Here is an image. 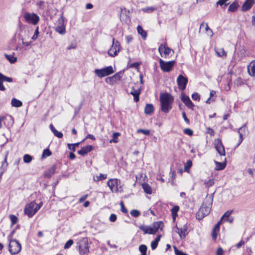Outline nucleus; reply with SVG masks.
Returning a JSON list of instances; mask_svg holds the SVG:
<instances>
[{
    "instance_id": "51",
    "label": "nucleus",
    "mask_w": 255,
    "mask_h": 255,
    "mask_svg": "<svg viewBox=\"0 0 255 255\" xmlns=\"http://www.w3.org/2000/svg\"><path fill=\"white\" fill-rule=\"evenodd\" d=\"M137 133H142L145 135H149L150 134V130L149 129H138L137 130Z\"/></svg>"
},
{
    "instance_id": "18",
    "label": "nucleus",
    "mask_w": 255,
    "mask_h": 255,
    "mask_svg": "<svg viewBox=\"0 0 255 255\" xmlns=\"http://www.w3.org/2000/svg\"><path fill=\"white\" fill-rule=\"evenodd\" d=\"M254 3L255 0H246L242 6V10L246 11L249 10Z\"/></svg>"
},
{
    "instance_id": "17",
    "label": "nucleus",
    "mask_w": 255,
    "mask_h": 255,
    "mask_svg": "<svg viewBox=\"0 0 255 255\" xmlns=\"http://www.w3.org/2000/svg\"><path fill=\"white\" fill-rule=\"evenodd\" d=\"M3 124L7 128H10L14 124V120L10 115L2 117Z\"/></svg>"
},
{
    "instance_id": "44",
    "label": "nucleus",
    "mask_w": 255,
    "mask_h": 255,
    "mask_svg": "<svg viewBox=\"0 0 255 255\" xmlns=\"http://www.w3.org/2000/svg\"><path fill=\"white\" fill-rule=\"evenodd\" d=\"M124 71H120V72L117 73L116 74H115L113 77L112 78H115V80H120L123 76L124 74Z\"/></svg>"
},
{
    "instance_id": "41",
    "label": "nucleus",
    "mask_w": 255,
    "mask_h": 255,
    "mask_svg": "<svg viewBox=\"0 0 255 255\" xmlns=\"http://www.w3.org/2000/svg\"><path fill=\"white\" fill-rule=\"evenodd\" d=\"M52 153L49 149L47 148L43 151L41 158L44 159L51 155Z\"/></svg>"
},
{
    "instance_id": "53",
    "label": "nucleus",
    "mask_w": 255,
    "mask_h": 255,
    "mask_svg": "<svg viewBox=\"0 0 255 255\" xmlns=\"http://www.w3.org/2000/svg\"><path fill=\"white\" fill-rule=\"evenodd\" d=\"M38 34H39V30H38V27H37L35 30L34 34L31 37V39L34 41L36 40L37 38H38Z\"/></svg>"
},
{
    "instance_id": "62",
    "label": "nucleus",
    "mask_w": 255,
    "mask_h": 255,
    "mask_svg": "<svg viewBox=\"0 0 255 255\" xmlns=\"http://www.w3.org/2000/svg\"><path fill=\"white\" fill-rule=\"evenodd\" d=\"M157 245H158L157 243H156L154 241H152L151 243V248L152 250H155L157 248Z\"/></svg>"
},
{
    "instance_id": "31",
    "label": "nucleus",
    "mask_w": 255,
    "mask_h": 255,
    "mask_svg": "<svg viewBox=\"0 0 255 255\" xmlns=\"http://www.w3.org/2000/svg\"><path fill=\"white\" fill-rule=\"evenodd\" d=\"M247 130V123H246L238 129V132L239 134V136L242 135V136H243V135L246 133Z\"/></svg>"
},
{
    "instance_id": "30",
    "label": "nucleus",
    "mask_w": 255,
    "mask_h": 255,
    "mask_svg": "<svg viewBox=\"0 0 255 255\" xmlns=\"http://www.w3.org/2000/svg\"><path fill=\"white\" fill-rule=\"evenodd\" d=\"M137 30L138 33L141 35L143 39H145L147 37V33L144 31L142 27L140 25H138L137 27Z\"/></svg>"
},
{
    "instance_id": "63",
    "label": "nucleus",
    "mask_w": 255,
    "mask_h": 255,
    "mask_svg": "<svg viewBox=\"0 0 255 255\" xmlns=\"http://www.w3.org/2000/svg\"><path fill=\"white\" fill-rule=\"evenodd\" d=\"M224 251L221 248H219L216 251V255H223Z\"/></svg>"
},
{
    "instance_id": "28",
    "label": "nucleus",
    "mask_w": 255,
    "mask_h": 255,
    "mask_svg": "<svg viewBox=\"0 0 255 255\" xmlns=\"http://www.w3.org/2000/svg\"><path fill=\"white\" fill-rule=\"evenodd\" d=\"M5 57L11 63H14L17 61V57L14 56V53L12 55L4 54Z\"/></svg>"
},
{
    "instance_id": "61",
    "label": "nucleus",
    "mask_w": 255,
    "mask_h": 255,
    "mask_svg": "<svg viewBox=\"0 0 255 255\" xmlns=\"http://www.w3.org/2000/svg\"><path fill=\"white\" fill-rule=\"evenodd\" d=\"M109 220L111 222H114L117 220V216L114 214H111Z\"/></svg>"
},
{
    "instance_id": "27",
    "label": "nucleus",
    "mask_w": 255,
    "mask_h": 255,
    "mask_svg": "<svg viewBox=\"0 0 255 255\" xmlns=\"http://www.w3.org/2000/svg\"><path fill=\"white\" fill-rule=\"evenodd\" d=\"M142 188L145 193L148 194H151L152 193V188L150 186L146 183H144L142 184Z\"/></svg>"
},
{
    "instance_id": "59",
    "label": "nucleus",
    "mask_w": 255,
    "mask_h": 255,
    "mask_svg": "<svg viewBox=\"0 0 255 255\" xmlns=\"http://www.w3.org/2000/svg\"><path fill=\"white\" fill-rule=\"evenodd\" d=\"M43 205V203L41 202L39 204H36L34 202V205L35 207V211H37V212L40 209V208L41 207V206Z\"/></svg>"
},
{
    "instance_id": "10",
    "label": "nucleus",
    "mask_w": 255,
    "mask_h": 255,
    "mask_svg": "<svg viewBox=\"0 0 255 255\" xmlns=\"http://www.w3.org/2000/svg\"><path fill=\"white\" fill-rule=\"evenodd\" d=\"M159 63L161 69L164 72H168L170 71L174 67L175 64V61L173 60L165 62L162 59H160Z\"/></svg>"
},
{
    "instance_id": "45",
    "label": "nucleus",
    "mask_w": 255,
    "mask_h": 255,
    "mask_svg": "<svg viewBox=\"0 0 255 255\" xmlns=\"http://www.w3.org/2000/svg\"><path fill=\"white\" fill-rule=\"evenodd\" d=\"M232 210H228L227 212H226L223 215V216L222 217L221 220L224 219L225 221V219L229 218L230 216L232 213Z\"/></svg>"
},
{
    "instance_id": "55",
    "label": "nucleus",
    "mask_w": 255,
    "mask_h": 255,
    "mask_svg": "<svg viewBox=\"0 0 255 255\" xmlns=\"http://www.w3.org/2000/svg\"><path fill=\"white\" fill-rule=\"evenodd\" d=\"M192 98L195 101H199L200 100V97L197 93H194L192 95Z\"/></svg>"
},
{
    "instance_id": "40",
    "label": "nucleus",
    "mask_w": 255,
    "mask_h": 255,
    "mask_svg": "<svg viewBox=\"0 0 255 255\" xmlns=\"http://www.w3.org/2000/svg\"><path fill=\"white\" fill-rule=\"evenodd\" d=\"M120 135V133L119 132H114L113 134V139L110 140V142L117 143L118 142V137Z\"/></svg>"
},
{
    "instance_id": "3",
    "label": "nucleus",
    "mask_w": 255,
    "mask_h": 255,
    "mask_svg": "<svg viewBox=\"0 0 255 255\" xmlns=\"http://www.w3.org/2000/svg\"><path fill=\"white\" fill-rule=\"evenodd\" d=\"M8 250L11 255H14L18 254L21 250V244L16 240L12 239L11 235L8 237Z\"/></svg>"
},
{
    "instance_id": "54",
    "label": "nucleus",
    "mask_w": 255,
    "mask_h": 255,
    "mask_svg": "<svg viewBox=\"0 0 255 255\" xmlns=\"http://www.w3.org/2000/svg\"><path fill=\"white\" fill-rule=\"evenodd\" d=\"M170 173H171V175L170 177V181L171 182V184L172 185H173V183H174L173 181L176 177V172L175 171H171Z\"/></svg>"
},
{
    "instance_id": "42",
    "label": "nucleus",
    "mask_w": 255,
    "mask_h": 255,
    "mask_svg": "<svg viewBox=\"0 0 255 255\" xmlns=\"http://www.w3.org/2000/svg\"><path fill=\"white\" fill-rule=\"evenodd\" d=\"M33 159L32 156L29 154H25L23 156V161L25 163H30Z\"/></svg>"
},
{
    "instance_id": "15",
    "label": "nucleus",
    "mask_w": 255,
    "mask_h": 255,
    "mask_svg": "<svg viewBox=\"0 0 255 255\" xmlns=\"http://www.w3.org/2000/svg\"><path fill=\"white\" fill-rule=\"evenodd\" d=\"M187 225L186 224H184L183 227L178 228L177 226L175 227L176 230L175 231L177 232L180 236L181 239H185L186 235H187Z\"/></svg>"
},
{
    "instance_id": "34",
    "label": "nucleus",
    "mask_w": 255,
    "mask_h": 255,
    "mask_svg": "<svg viewBox=\"0 0 255 255\" xmlns=\"http://www.w3.org/2000/svg\"><path fill=\"white\" fill-rule=\"evenodd\" d=\"M205 27V31L206 32L208 31L210 32V33H208V35L212 37L213 35V31L209 28L207 23H202L200 25V28Z\"/></svg>"
},
{
    "instance_id": "2",
    "label": "nucleus",
    "mask_w": 255,
    "mask_h": 255,
    "mask_svg": "<svg viewBox=\"0 0 255 255\" xmlns=\"http://www.w3.org/2000/svg\"><path fill=\"white\" fill-rule=\"evenodd\" d=\"M173 101L174 98L170 94L167 93L161 94L160 95L161 110L165 113H168L172 108Z\"/></svg>"
},
{
    "instance_id": "13",
    "label": "nucleus",
    "mask_w": 255,
    "mask_h": 255,
    "mask_svg": "<svg viewBox=\"0 0 255 255\" xmlns=\"http://www.w3.org/2000/svg\"><path fill=\"white\" fill-rule=\"evenodd\" d=\"M158 51L161 57L167 58L171 52H173L171 49L166 47L165 44H161L158 47Z\"/></svg>"
},
{
    "instance_id": "26",
    "label": "nucleus",
    "mask_w": 255,
    "mask_h": 255,
    "mask_svg": "<svg viewBox=\"0 0 255 255\" xmlns=\"http://www.w3.org/2000/svg\"><path fill=\"white\" fill-rule=\"evenodd\" d=\"M50 128L55 136L58 138L63 137V133L61 131L57 130L52 124L50 125Z\"/></svg>"
},
{
    "instance_id": "33",
    "label": "nucleus",
    "mask_w": 255,
    "mask_h": 255,
    "mask_svg": "<svg viewBox=\"0 0 255 255\" xmlns=\"http://www.w3.org/2000/svg\"><path fill=\"white\" fill-rule=\"evenodd\" d=\"M215 164H216V167L215 169L217 170H220L224 169L225 167L226 163L224 162H219L218 161H215Z\"/></svg>"
},
{
    "instance_id": "20",
    "label": "nucleus",
    "mask_w": 255,
    "mask_h": 255,
    "mask_svg": "<svg viewBox=\"0 0 255 255\" xmlns=\"http://www.w3.org/2000/svg\"><path fill=\"white\" fill-rule=\"evenodd\" d=\"M163 223L162 221L154 222L152 225V227L154 232V234L158 232V230L160 229V230H161L163 228Z\"/></svg>"
},
{
    "instance_id": "52",
    "label": "nucleus",
    "mask_w": 255,
    "mask_h": 255,
    "mask_svg": "<svg viewBox=\"0 0 255 255\" xmlns=\"http://www.w3.org/2000/svg\"><path fill=\"white\" fill-rule=\"evenodd\" d=\"M139 250L141 253H146L147 247L144 245H141L139 247Z\"/></svg>"
},
{
    "instance_id": "29",
    "label": "nucleus",
    "mask_w": 255,
    "mask_h": 255,
    "mask_svg": "<svg viewBox=\"0 0 255 255\" xmlns=\"http://www.w3.org/2000/svg\"><path fill=\"white\" fill-rule=\"evenodd\" d=\"M8 165V163L7 162V155H6L4 157V159L3 161L2 162V164L1 166V172L0 173V176H1L2 173L4 172V171L6 170L7 167Z\"/></svg>"
},
{
    "instance_id": "35",
    "label": "nucleus",
    "mask_w": 255,
    "mask_h": 255,
    "mask_svg": "<svg viewBox=\"0 0 255 255\" xmlns=\"http://www.w3.org/2000/svg\"><path fill=\"white\" fill-rule=\"evenodd\" d=\"M215 51L217 56L219 57L226 56V53L223 48H216L215 49Z\"/></svg>"
},
{
    "instance_id": "8",
    "label": "nucleus",
    "mask_w": 255,
    "mask_h": 255,
    "mask_svg": "<svg viewBox=\"0 0 255 255\" xmlns=\"http://www.w3.org/2000/svg\"><path fill=\"white\" fill-rule=\"evenodd\" d=\"M23 17L27 23H31L33 25H36L40 20L38 15L35 13H30L28 12L24 13Z\"/></svg>"
},
{
    "instance_id": "38",
    "label": "nucleus",
    "mask_w": 255,
    "mask_h": 255,
    "mask_svg": "<svg viewBox=\"0 0 255 255\" xmlns=\"http://www.w3.org/2000/svg\"><path fill=\"white\" fill-rule=\"evenodd\" d=\"M225 83L224 87H222V88L226 90V91H229L231 89V86L232 84V81H224Z\"/></svg>"
},
{
    "instance_id": "64",
    "label": "nucleus",
    "mask_w": 255,
    "mask_h": 255,
    "mask_svg": "<svg viewBox=\"0 0 255 255\" xmlns=\"http://www.w3.org/2000/svg\"><path fill=\"white\" fill-rule=\"evenodd\" d=\"M207 129H208V131H207L208 133H209L210 135H212V136L214 135L215 131L212 128H207Z\"/></svg>"
},
{
    "instance_id": "19",
    "label": "nucleus",
    "mask_w": 255,
    "mask_h": 255,
    "mask_svg": "<svg viewBox=\"0 0 255 255\" xmlns=\"http://www.w3.org/2000/svg\"><path fill=\"white\" fill-rule=\"evenodd\" d=\"M139 229L142 231L144 234H154V232L153 230V228L152 226H140L139 227Z\"/></svg>"
},
{
    "instance_id": "1",
    "label": "nucleus",
    "mask_w": 255,
    "mask_h": 255,
    "mask_svg": "<svg viewBox=\"0 0 255 255\" xmlns=\"http://www.w3.org/2000/svg\"><path fill=\"white\" fill-rule=\"evenodd\" d=\"M213 197L212 195H207L204 199L199 211L196 214V218L198 220H201L204 217L208 215L211 209L213 203Z\"/></svg>"
},
{
    "instance_id": "4",
    "label": "nucleus",
    "mask_w": 255,
    "mask_h": 255,
    "mask_svg": "<svg viewBox=\"0 0 255 255\" xmlns=\"http://www.w3.org/2000/svg\"><path fill=\"white\" fill-rule=\"evenodd\" d=\"M107 185L111 191L114 193L121 192L123 191V185L120 180L114 178L108 180Z\"/></svg>"
},
{
    "instance_id": "57",
    "label": "nucleus",
    "mask_w": 255,
    "mask_h": 255,
    "mask_svg": "<svg viewBox=\"0 0 255 255\" xmlns=\"http://www.w3.org/2000/svg\"><path fill=\"white\" fill-rule=\"evenodd\" d=\"M179 210V207L178 206H174L171 210V213L176 214Z\"/></svg>"
},
{
    "instance_id": "16",
    "label": "nucleus",
    "mask_w": 255,
    "mask_h": 255,
    "mask_svg": "<svg viewBox=\"0 0 255 255\" xmlns=\"http://www.w3.org/2000/svg\"><path fill=\"white\" fill-rule=\"evenodd\" d=\"M36 5L39 11L44 13L48 10V3L43 0H39L36 3Z\"/></svg>"
},
{
    "instance_id": "48",
    "label": "nucleus",
    "mask_w": 255,
    "mask_h": 255,
    "mask_svg": "<svg viewBox=\"0 0 255 255\" xmlns=\"http://www.w3.org/2000/svg\"><path fill=\"white\" fill-rule=\"evenodd\" d=\"M214 184V180L213 179H210L208 181L205 182V184L206 187H210Z\"/></svg>"
},
{
    "instance_id": "60",
    "label": "nucleus",
    "mask_w": 255,
    "mask_h": 255,
    "mask_svg": "<svg viewBox=\"0 0 255 255\" xmlns=\"http://www.w3.org/2000/svg\"><path fill=\"white\" fill-rule=\"evenodd\" d=\"M174 249H175V254L176 255H187L186 254H185L184 253L182 252V251L177 250V248L175 247H174Z\"/></svg>"
},
{
    "instance_id": "56",
    "label": "nucleus",
    "mask_w": 255,
    "mask_h": 255,
    "mask_svg": "<svg viewBox=\"0 0 255 255\" xmlns=\"http://www.w3.org/2000/svg\"><path fill=\"white\" fill-rule=\"evenodd\" d=\"M120 205L121 207V211L123 213H127L128 212L127 209L125 207L124 203L123 201L121 202Z\"/></svg>"
},
{
    "instance_id": "46",
    "label": "nucleus",
    "mask_w": 255,
    "mask_h": 255,
    "mask_svg": "<svg viewBox=\"0 0 255 255\" xmlns=\"http://www.w3.org/2000/svg\"><path fill=\"white\" fill-rule=\"evenodd\" d=\"M155 8L153 6L146 7L142 9V10L145 12L150 13L153 11Z\"/></svg>"
},
{
    "instance_id": "24",
    "label": "nucleus",
    "mask_w": 255,
    "mask_h": 255,
    "mask_svg": "<svg viewBox=\"0 0 255 255\" xmlns=\"http://www.w3.org/2000/svg\"><path fill=\"white\" fill-rule=\"evenodd\" d=\"M55 169V166H53L52 167H50L44 172V176L47 178H50L54 174Z\"/></svg>"
},
{
    "instance_id": "39",
    "label": "nucleus",
    "mask_w": 255,
    "mask_h": 255,
    "mask_svg": "<svg viewBox=\"0 0 255 255\" xmlns=\"http://www.w3.org/2000/svg\"><path fill=\"white\" fill-rule=\"evenodd\" d=\"M107 175L106 174L100 173L99 176H97L96 177H94V180L95 181H99L100 180H103L106 179Z\"/></svg>"
},
{
    "instance_id": "5",
    "label": "nucleus",
    "mask_w": 255,
    "mask_h": 255,
    "mask_svg": "<svg viewBox=\"0 0 255 255\" xmlns=\"http://www.w3.org/2000/svg\"><path fill=\"white\" fill-rule=\"evenodd\" d=\"M77 247L81 255L87 254L89 252L88 239L83 238L77 243Z\"/></svg>"
},
{
    "instance_id": "12",
    "label": "nucleus",
    "mask_w": 255,
    "mask_h": 255,
    "mask_svg": "<svg viewBox=\"0 0 255 255\" xmlns=\"http://www.w3.org/2000/svg\"><path fill=\"white\" fill-rule=\"evenodd\" d=\"M35 208L34 202H31L25 206L24 208V213L28 217H32L37 212V211H35Z\"/></svg>"
},
{
    "instance_id": "43",
    "label": "nucleus",
    "mask_w": 255,
    "mask_h": 255,
    "mask_svg": "<svg viewBox=\"0 0 255 255\" xmlns=\"http://www.w3.org/2000/svg\"><path fill=\"white\" fill-rule=\"evenodd\" d=\"M192 163L191 160H188L184 165V170L187 172H189V169L191 167Z\"/></svg>"
},
{
    "instance_id": "9",
    "label": "nucleus",
    "mask_w": 255,
    "mask_h": 255,
    "mask_svg": "<svg viewBox=\"0 0 255 255\" xmlns=\"http://www.w3.org/2000/svg\"><path fill=\"white\" fill-rule=\"evenodd\" d=\"M56 24V25L55 28V31L60 34H65L66 33V29L63 14H61L60 17L58 19Z\"/></svg>"
},
{
    "instance_id": "14",
    "label": "nucleus",
    "mask_w": 255,
    "mask_h": 255,
    "mask_svg": "<svg viewBox=\"0 0 255 255\" xmlns=\"http://www.w3.org/2000/svg\"><path fill=\"white\" fill-rule=\"evenodd\" d=\"M214 145L217 152L220 156L225 155V148L221 139H216L214 141Z\"/></svg>"
},
{
    "instance_id": "25",
    "label": "nucleus",
    "mask_w": 255,
    "mask_h": 255,
    "mask_svg": "<svg viewBox=\"0 0 255 255\" xmlns=\"http://www.w3.org/2000/svg\"><path fill=\"white\" fill-rule=\"evenodd\" d=\"M154 111V107L152 104H147L144 108V113L146 115H151Z\"/></svg>"
},
{
    "instance_id": "36",
    "label": "nucleus",
    "mask_w": 255,
    "mask_h": 255,
    "mask_svg": "<svg viewBox=\"0 0 255 255\" xmlns=\"http://www.w3.org/2000/svg\"><path fill=\"white\" fill-rule=\"evenodd\" d=\"M188 81H177L179 88L181 90H184L186 86Z\"/></svg>"
},
{
    "instance_id": "32",
    "label": "nucleus",
    "mask_w": 255,
    "mask_h": 255,
    "mask_svg": "<svg viewBox=\"0 0 255 255\" xmlns=\"http://www.w3.org/2000/svg\"><path fill=\"white\" fill-rule=\"evenodd\" d=\"M11 104L12 106L17 108L20 107L22 105V102L15 98L12 99Z\"/></svg>"
},
{
    "instance_id": "21",
    "label": "nucleus",
    "mask_w": 255,
    "mask_h": 255,
    "mask_svg": "<svg viewBox=\"0 0 255 255\" xmlns=\"http://www.w3.org/2000/svg\"><path fill=\"white\" fill-rule=\"evenodd\" d=\"M93 148L92 145H89L85 147H83L81 150L78 151V154L82 156H84L85 154L90 152Z\"/></svg>"
},
{
    "instance_id": "37",
    "label": "nucleus",
    "mask_w": 255,
    "mask_h": 255,
    "mask_svg": "<svg viewBox=\"0 0 255 255\" xmlns=\"http://www.w3.org/2000/svg\"><path fill=\"white\" fill-rule=\"evenodd\" d=\"M238 7V3L237 1L233 2L229 7L228 10L230 11H235Z\"/></svg>"
},
{
    "instance_id": "22",
    "label": "nucleus",
    "mask_w": 255,
    "mask_h": 255,
    "mask_svg": "<svg viewBox=\"0 0 255 255\" xmlns=\"http://www.w3.org/2000/svg\"><path fill=\"white\" fill-rule=\"evenodd\" d=\"M249 74L252 76H255V61L250 63L248 67Z\"/></svg>"
},
{
    "instance_id": "58",
    "label": "nucleus",
    "mask_w": 255,
    "mask_h": 255,
    "mask_svg": "<svg viewBox=\"0 0 255 255\" xmlns=\"http://www.w3.org/2000/svg\"><path fill=\"white\" fill-rule=\"evenodd\" d=\"M184 133L187 135H192L193 134V131L190 128H185L184 130Z\"/></svg>"
},
{
    "instance_id": "6",
    "label": "nucleus",
    "mask_w": 255,
    "mask_h": 255,
    "mask_svg": "<svg viewBox=\"0 0 255 255\" xmlns=\"http://www.w3.org/2000/svg\"><path fill=\"white\" fill-rule=\"evenodd\" d=\"M115 71L112 66H109L101 69H95L94 72L99 78H102L113 74Z\"/></svg>"
},
{
    "instance_id": "49",
    "label": "nucleus",
    "mask_w": 255,
    "mask_h": 255,
    "mask_svg": "<svg viewBox=\"0 0 255 255\" xmlns=\"http://www.w3.org/2000/svg\"><path fill=\"white\" fill-rule=\"evenodd\" d=\"M9 218L11 222L12 225L15 224L17 221V218L15 215H10L9 216Z\"/></svg>"
},
{
    "instance_id": "7",
    "label": "nucleus",
    "mask_w": 255,
    "mask_h": 255,
    "mask_svg": "<svg viewBox=\"0 0 255 255\" xmlns=\"http://www.w3.org/2000/svg\"><path fill=\"white\" fill-rule=\"evenodd\" d=\"M127 92L133 96L134 100L135 102L139 101V96L141 93L140 86L136 84L133 85L132 83H130L129 88L127 89Z\"/></svg>"
},
{
    "instance_id": "50",
    "label": "nucleus",
    "mask_w": 255,
    "mask_h": 255,
    "mask_svg": "<svg viewBox=\"0 0 255 255\" xmlns=\"http://www.w3.org/2000/svg\"><path fill=\"white\" fill-rule=\"evenodd\" d=\"M73 244V241L72 240H68L64 245V248L67 249L69 248Z\"/></svg>"
},
{
    "instance_id": "47",
    "label": "nucleus",
    "mask_w": 255,
    "mask_h": 255,
    "mask_svg": "<svg viewBox=\"0 0 255 255\" xmlns=\"http://www.w3.org/2000/svg\"><path fill=\"white\" fill-rule=\"evenodd\" d=\"M130 215L134 217H137L140 215V212L137 210H132L130 211Z\"/></svg>"
},
{
    "instance_id": "23",
    "label": "nucleus",
    "mask_w": 255,
    "mask_h": 255,
    "mask_svg": "<svg viewBox=\"0 0 255 255\" xmlns=\"http://www.w3.org/2000/svg\"><path fill=\"white\" fill-rule=\"evenodd\" d=\"M183 102L189 108L192 109L194 106V104L190 100L188 96H184L181 98Z\"/></svg>"
},
{
    "instance_id": "11",
    "label": "nucleus",
    "mask_w": 255,
    "mask_h": 255,
    "mask_svg": "<svg viewBox=\"0 0 255 255\" xmlns=\"http://www.w3.org/2000/svg\"><path fill=\"white\" fill-rule=\"evenodd\" d=\"M120 50V44L115 38L113 39L112 45L108 51V54L111 57L116 56Z\"/></svg>"
}]
</instances>
